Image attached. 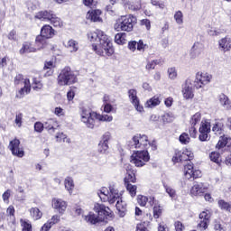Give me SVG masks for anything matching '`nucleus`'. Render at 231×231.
<instances>
[{
    "label": "nucleus",
    "instance_id": "nucleus-1",
    "mask_svg": "<svg viewBox=\"0 0 231 231\" xmlns=\"http://www.w3.org/2000/svg\"><path fill=\"white\" fill-rule=\"evenodd\" d=\"M87 38L89 42H92V50L96 51L97 55L103 57H111L115 53L113 49V43L109 39V36L104 33L101 30L90 31L87 33Z\"/></svg>",
    "mask_w": 231,
    "mask_h": 231
},
{
    "label": "nucleus",
    "instance_id": "nucleus-2",
    "mask_svg": "<svg viewBox=\"0 0 231 231\" xmlns=\"http://www.w3.org/2000/svg\"><path fill=\"white\" fill-rule=\"evenodd\" d=\"M97 196L100 198L101 201H108L110 205L116 203V208L118 212L119 217H125L127 214V203L125 202L124 198H122V193L118 192V189H115L113 186L109 187V189L106 187L101 188L97 190Z\"/></svg>",
    "mask_w": 231,
    "mask_h": 231
},
{
    "label": "nucleus",
    "instance_id": "nucleus-3",
    "mask_svg": "<svg viewBox=\"0 0 231 231\" xmlns=\"http://www.w3.org/2000/svg\"><path fill=\"white\" fill-rule=\"evenodd\" d=\"M79 115L81 122L85 124L88 129L95 128V122H97V120L99 122H113V116L100 115L86 107L80 108Z\"/></svg>",
    "mask_w": 231,
    "mask_h": 231
},
{
    "label": "nucleus",
    "instance_id": "nucleus-4",
    "mask_svg": "<svg viewBox=\"0 0 231 231\" xmlns=\"http://www.w3.org/2000/svg\"><path fill=\"white\" fill-rule=\"evenodd\" d=\"M137 21L136 16L133 14L121 16L116 20L114 29L116 32H133L134 24H136Z\"/></svg>",
    "mask_w": 231,
    "mask_h": 231
},
{
    "label": "nucleus",
    "instance_id": "nucleus-5",
    "mask_svg": "<svg viewBox=\"0 0 231 231\" xmlns=\"http://www.w3.org/2000/svg\"><path fill=\"white\" fill-rule=\"evenodd\" d=\"M55 37V29L50 24H45L41 29V35L36 37L35 43L37 44L36 48L32 47L31 51H37L44 48V39H53Z\"/></svg>",
    "mask_w": 231,
    "mask_h": 231
},
{
    "label": "nucleus",
    "instance_id": "nucleus-6",
    "mask_svg": "<svg viewBox=\"0 0 231 231\" xmlns=\"http://www.w3.org/2000/svg\"><path fill=\"white\" fill-rule=\"evenodd\" d=\"M132 143L134 149H143V151H148V149H152V151H156V142L149 141V137L145 134H137L132 138Z\"/></svg>",
    "mask_w": 231,
    "mask_h": 231
},
{
    "label": "nucleus",
    "instance_id": "nucleus-7",
    "mask_svg": "<svg viewBox=\"0 0 231 231\" xmlns=\"http://www.w3.org/2000/svg\"><path fill=\"white\" fill-rule=\"evenodd\" d=\"M35 19L40 21H48L54 26V28H62L64 22L57 14H53V11H42L36 14Z\"/></svg>",
    "mask_w": 231,
    "mask_h": 231
},
{
    "label": "nucleus",
    "instance_id": "nucleus-8",
    "mask_svg": "<svg viewBox=\"0 0 231 231\" xmlns=\"http://www.w3.org/2000/svg\"><path fill=\"white\" fill-rule=\"evenodd\" d=\"M59 86H70L77 82V76L71 71L69 67H65L58 76Z\"/></svg>",
    "mask_w": 231,
    "mask_h": 231
},
{
    "label": "nucleus",
    "instance_id": "nucleus-9",
    "mask_svg": "<svg viewBox=\"0 0 231 231\" xmlns=\"http://www.w3.org/2000/svg\"><path fill=\"white\" fill-rule=\"evenodd\" d=\"M149 160L151 156L147 150L134 151L130 157V162L136 167H143Z\"/></svg>",
    "mask_w": 231,
    "mask_h": 231
},
{
    "label": "nucleus",
    "instance_id": "nucleus-10",
    "mask_svg": "<svg viewBox=\"0 0 231 231\" xmlns=\"http://www.w3.org/2000/svg\"><path fill=\"white\" fill-rule=\"evenodd\" d=\"M212 74L208 72H197L195 76L194 87L196 89H203L205 86H208L212 82Z\"/></svg>",
    "mask_w": 231,
    "mask_h": 231
},
{
    "label": "nucleus",
    "instance_id": "nucleus-11",
    "mask_svg": "<svg viewBox=\"0 0 231 231\" xmlns=\"http://www.w3.org/2000/svg\"><path fill=\"white\" fill-rule=\"evenodd\" d=\"M194 80L189 78L181 86V94L185 100H192L194 98Z\"/></svg>",
    "mask_w": 231,
    "mask_h": 231
},
{
    "label": "nucleus",
    "instance_id": "nucleus-12",
    "mask_svg": "<svg viewBox=\"0 0 231 231\" xmlns=\"http://www.w3.org/2000/svg\"><path fill=\"white\" fill-rule=\"evenodd\" d=\"M14 84L18 86V84H23V88H22L18 94H16L17 98H23L24 95H28L30 93V79H25L23 78V75L18 74L14 78Z\"/></svg>",
    "mask_w": 231,
    "mask_h": 231
},
{
    "label": "nucleus",
    "instance_id": "nucleus-13",
    "mask_svg": "<svg viewBox=\"0 0 231 231\" xmlns=\"http://www.w3.org/2000/svg\"><path fill=\"white\" fill-rule=\"evenodd\" d=\"M51 207L60 216H64L68 209V202L62 199L53 198L51 200Z\"/></svg>",
    "mask_w": 231,
    "mask_h": 231
},
{
    "label": "nucleus",
    "instance_id": "nucleus-14",
    "mask_svg": "<svg viewBox=\"0 0 231 231\" xmlns=\"http://www.w3.org/2000/svg\"><path fill=\"white\" fill-rule=\"evenodd\" d=\"M192 158H194V153L192 152V151L185 149L182 152H176L175 155L172 158V162L174 163H178L180 162L190 161L192 160Z\"/></svg>",
    "mask_w": 231,
    "mask_h": 231
},
{
    "label": "nucleus",
    "instance_id": "nucleus-15",
    "mask_svg": "<svg viewBox=\"0 0 231 231\" xmlns=\"http://www.w3.org/2000/svg\"><path fill=\"white\" fill-rule=\"evenodd\" d=\"M199 133V139L200 142H208V133H210V122L208 120H202Z\"/></svg>",
    "mask_w": 231,
    "mask_h": 231
},
{
    "label": "nucleus",
    "instance_id": "nucleus-16",
    "mask_svg": "<svg viewBox=\"0 0 231 231\" xmlns=\"http://www.w3.org/2000/svg\"><path fill=\"white\" fill-rule=\"evenodd\" d=\"M128 97L134 109L137 110L138 113H143V106L140 104V98H138V92L136 89H130L128 91Z\"/></svg>",
    "mask_w": 231,
    "mask_h": 231
},
{
    "label": "nucleus",
    "instance_id": "nucleus-17",
    "mask_svg": "<svg viewBox=\"0 0 231 231\" xmlns=\"http://www.w3.org/2000/svg\"><path fill=\"white\" fill-rule=\"evenodd\" d=\"M21 141L19 139H14L9 143V149L14 156L17 158H23L24 156V150L21 148Z\"/></svg>",
    "mask_w": 231,
    "mask_h": 231
},
{
    "label": "nucleus",
    "instance_id": "nucleus-18",
    "mask_svg": "<svg viewBox=\"0 0 231 231\" xmlns=\"http://www.w3.org/2000/svg\"><path fill=\"white\" fill-rule=\"evenodd\" d=\"M208 189V188L203 183H195L189 190V195L192 198H200V196H203Z\"/></svg>",
    "mask_w": 231,
    "mask_h": 231
},
{
    "label": "nucleus",
    "instance_id": "nucleus-19",
    "mask_svg": "<svg viewBox=\"0 0 231 231\" xmlns=\"http://www.w3.org/2000/svg\"><path fill=\"white\" fill-rule=\"evenodd\" d=\"M205 51V45L203 43L197 42L193 44L189 51L190 59H199Z\"/></svg>",
    "mask_w": 231,
    "mask_h": 231
},
{
    "label": "nucleus",
    "instance_id": "nucleus-20",
    "mask_svg": "<svg viewBox=\"0 0 231 231\" xmlns=\"http://www.w3.org/2000/svg\"><path fill=\"white\" fill-rule=\"evenodd\" d=\"M210 216L211 213L209 210L202 211L199 214V218L202 219L198 225V228H199V230H207L208 228V224L210 223Z\"/></svg>",
    "mask_w": 231,
    "mask_h": 231
},
{
    "label": "nucleus",
    "instance_id": "nucleus-21",
    "mask_svg": "<svg viewBox=\"0 0 231 231\" xmlns=\"http://www.w3.org/2000/svg\"><path fill=\"white\" fill-rule=\"evenodd\" d=\"M94 210L101 219L111 216V209L108 207L104 206V204L96 203L94 205Z\"/></svg>",
    "mask_w": 231,
    "mask_h": 231
},
{
    "label": "nucleus",
    "instance_id": "nucleus-22",
    "mask_svg": "<svg viewBox=\"0 0 231 231\" xmlns=\"http://www.w3.org/2000/svg\"><path fill=\"white\" fill-rule=\"evenodd\" d=\"M102 11L99 9L90 10L87 13L86 18L92 23H102Z\"/></svg>",
    "mask_w": 231,
    "mask_h": 231
},
{
    "label": "nucleus",
    "instance_id": "nucleus-23",
    "mask_svg": "<svg viewBox=\"0 0 231 231\" xmlns=\"http://www.w3.org/2000/svg\"><path fill=\"white\" fill-rule=\"evenodd\" d=\"M124 6L132 10V12H136L142 9V1L140 0H125Z\"/></svg>",
    "mask_w": 231,
    "mask_h": 231
},
{
    "label": "nucleus",
    "instance_id": "nucleus-24",
    "mask_svg": "<svg viewBox=\"0 0 231 231\" xmlns=\"http://www.w3.org/2000/svg\"><path fill=\"white\" fill-rule=\"evenodd\" d=\"M218 48L221 51H230L231 50V38L226 36L218 41Z\"/></svg>",
    "mask_w": 231,
    "mask_h": 231
},
{
    "label": "nucleus",
    "instance_id": "nucleus-25",
    "mask_svg": "<svg viewBox=\"0 0 231 231\" xmlns=\"http://www.w3.org/2000/svg\"><path fill=\"white\" fill-rule=\"evenodd\" d=\"M31 88L33 91H42L43 85L42 81H41V72H36V76H32V83Z\"/></svg>",
    "mask_w": 231,
    "mask_h": 231
},
{
    "label": "nucleus",
    "instance_id": "nucleus-26",
    "mask_svg": "<svg viewBox=\"0 0 231 231\" xmlns=\"http://www.w3.org/2000/svg\"><path fill=\"white\" fill-rule=\"evenodd\" d=\"M126 171V177L125 178V183L127 184L129 182L136 183V175L134 174V171L131 165H127L125 168Z\"/></svg>",
    "mask_w": 231,
    "mask_h": 231
},
{
    "label": "nucleus",
    "instance_id": "nucleus-27",
    "mask_svg": "<svg viewBox=\"0 0 231 231\" xmlns=\"http://www.w3.org/2000/svg\"><path fill=\"white\" fill-rule=\"evenodd\" d=\"M137 203H139V205L141 207H145V205H147V203H149V205H151V207H152L155 203V199H154V197L147 198L146 196L139 195L137 197Z\"/></svg>",
    "mask_w": 231,
    "mask_h": 231
},
{
    "label": "nucleus",
    "instance_id": "nucleus-28",
    "mask_svg": "<svg viewBox=\"0 0 231 231\" xmlns=\"http://www.w3.org/2000/svg\"><path fill=\"white\" fill-rule=\"evenodd\" d=\"M65 48L70 52V53H77L79 51V42L77 40L70 39L65 43Z\"/></svg>",
    "mask_w": 231,
    "mask_h": 231
},
{
    "label": "nucleus",
    "instance_id": "nucleus-29",
    "mask_svg": "<svg viewBox=\"0 0 231 231\" xmlns=\"http://www.w3.org/2000/svg\"><path fill=\"white\" fill-rule=\"evenodd\" d=\"M64 187L65 190H67V192L71 196V194H73V190H75V181L73 180V178L66 177L64 180Z\"/></svg>",
    "mask_w": 231,
    "mask_h": 231
},
{
    "label": "nucleus",
    "instance_id": "nucleus-30",
    "mask_svg": "<svg viewBox=\"0 0 231 231\" xmlns=\"http://www.w3.org/2000/svg\"><path fill=\"white\" fill-rule=\"evenodd\" d=\"M57 127H59V122L53 118L48 119L44 124V128L50 133H55V129H57Z\"/></svg>",
    "mask_w": 231,
    "mask_h": 231
},
{
    "label": "nucleus",
    "instance_id": "nucleus-31",
    "mask_svg": "<svg viewBox=\"0 0 231 231\" xmlns=\"http://www.w3.org/2000/svg\"><path fill=\"white\" fill-rule=\"evenodd\" d=\"M83 219L90 225H97V223L100 221V218L97 217V215H95V213L93 212H89L87 216H84Z\"/></svg>",
    "mask_w": 231,
    "mask_h": 231
},
{
    "label": "nucleus",
    "instance_id": "nucleus-32",
    "mask_svg": "<svg viewBox=\"0 0 231 231\" xmlns=\"http://www.w3.org/2000/svg\"><path fill=\"white\" fill-rule=\"evenodd\" d=\"M53 68H55V63L53 62V60H46L44 62V66H43V69H49L46 73H45V77H51V75H53Z\"/></svg>",
    "mask_w": 231,
    "mask_h": 231
},
{
    "label": "nucleus",
    "instance_id": "nucleus-33",
    "mask_svg": "<svg viewBox=\"0 0 231 231\" xmlns=\"http://www.w3.org/2000/svg\"><path fill=\"white\" fill-rule=\"evenodd\" d=\"M231 143V138L228 136H221L220 139L218 140V143L216 145V149H223L224 147H226Z\"/></svg>",
    "mask_w": 231,
    "mask_h": 231
},
{
    "label": "nucleus",
    "instance_id": "nucleus-34",
    "mask_svg": "<svg viewBox=\"0 0 231 231\" xmlns=\"http://www.w3.org/2000/svg\"><path fill=\"white\" fill-rule=\"evenodd\" d=\"M194 174V165L187 164L184 166V176L187 180H190Z\"/></svg>",
    "mask_w": 231,
    "mask_h": 231
},
{
    "label": "nucleus",
    "instance_id": "nucleus-35",
    "mask_svg": "<svg viewBox=\"0 0 231 231\" xmlns=\"http://www.w3.org/2000/svg\"><path fill=\"white\" fill-rule=\"evenodd\" d=\"M161 102L162 101L160 100V97L155 96V97L150 98L145 103V107H150V108L156 107V106H160Z\"/></svg>",
    "mask_w": 231,
    "mask_h": 231
},
{
    "label": "nucleus",
    "instance_id": "nucleus-36",
    "mask_svg": "<svg viewBox=\"0 0 231 231\" xmlns=\"http://www.w3.org/2000/svg\"><path fill=\"white\" fill-rule=\"evenodd\" d=\"M219 101L221 106L226 107V109H231V101L228 99V97L225 96V94L220 95Z\"/></svg>",
    "mask_w": 231,
    "mask_h": 231
},
{
    "label": "nucleus",
    "instance_id": "nucleus-37",
    "mask_svg": "<svg viewBox=\"0 0 231 231\" xmlns=\"http://www.w3.org/2000/svg\"><path fill=\"white\" fill-rule=\"evenodd\" d=\"M31 217H32V219H33V221H39V219L42 217V213L39 210L38 208H33L31 210Z\"/></svg>",
    "mask_w": 231,
    "mask_h": 231
},
{
    "label": "nucleus",
    "instance_id": "nucleus-38",
    "mask_svg": "<svg viewBox=\"0 0 231 231\" xmlns=\"http://www.w3.org/2000/svg\"><path fill=\"white\" fill-rule=\"evenodd\" d=\"M209 158L211 162H214V163H217V165H221V154L217 152H212L209 154Z\"/></svg>",
    "mask_w": 231,
    "mask_h": 231
},
{
    "label": "nucleus",
    "instance_id": "nucleus-39",
    "mask_svg": "<svg viewBox=\"0 0 231 231\" xmlns=\"http://www.w3.org/2000/svg\"><path fill=\"white\" fill-rule=\"evenodd\" d=\"M153 205V217L158 219L162 216V207L158 203V200H155Z\"/></svg>",
    "mask_w": 231,
    "mask_h": 231
},
{
    "label": "nucleus",
    "instance_id": "nucleus-40",
    "mask_svg": "<svg viewBox=\"0 0 231 231\" xmlns=\"http://www.w3.org/2000/svg\"><path fill=\"white\" fill-rule=\"evenodd\" d=\"M115 42L119 45L125 44V32H119L116 33L115 36Z\"/></svg>",
    "mask_w": 231,
    "mask_h": 231
},
{
    "label": "nucleus",
    "instance_id": "nucleus-41",
    "mask_svg": "<svg viewBox=\"0 0 231 231\" xmlns=\"http://www.w3.org/2000/svg\"><path fill=\"white\" fill-rule=\"evenodd\" d=\"M168 78L170 80H176L178 79V70L174 67H171L167 69Z\"/></svg>",
    "mask_w": 231,
    "mask_h": 231
},
{
    "label": "nucleus",
    "instance_id": "nucleus-42",
    "mask_svg": "<svg viewBox=\"0 0 231 231\" xmlns=\"http://www.w3.org/2000/svg\"><path fill=\"white\" fill-rule=\"evenodd\" d=\"M97 151L101 154H107V151H109V144L106 143H99L97 146Z\"/></svg>",
    "mask_w": 231,
    "mask_h": 231
},
{
    "label": "nucleus",
    "instance_id": "nucleus-43",
    "mask_svg": "<svg viewBox=\"0 0 231 231\" xmlns=\"http://www.w3.org/2000/svg\"><path fill=\"white\" fill-rule=\"evenodd\" d=\"M179 142H180V143H182L183 145L190 143V137L189 136V134L182 133L179 137Z\"/></svg>",
    "mask_w": 231,
    "mask_h": 231
},
{
    "label": "nucleus",
    "instance_id": "nucleus-44",
    "mask_svg": "<svg viewBox=\"0 0 231 231\" xmlns=\"http://www.w3.org/2000/svg\"><path fill=\"white\" fill-rule=\"evenodd\" d=\"M56 141L59 142L60 143H62V142H65L66 143H69V139L66 134L63 133H59L56 134Z\"/></svg>",
    "mask_w": 231,
    "mask_h": 231
},
{
    "label": "nucleus",
    "instance_id": "nucleus-45",
    "mask_svg": "<svg viewBox=\"0 0 231 231\" xmlns=\"http://www.w3.org/2000/svg\"><path fill=\"white\" fill-rule=\"evenodd\" d=\"M125 185H126V189L129 192L130 196L132 198H134V196H136V189H137L136 185H133L131 183H127Z\"/></svg>",
    "mask_w": 231,
    "mask_h": 231
},
{
    "label": "nucleus",
    "instance_id": "nucleus-46",
    "mask_svg": "<svg viewBox=\"0 0 231 231\" xmlns=\"http://www.w3.org/2000/svg\"><path fill=\"white\" fill-rule=\"evenodd\" d=\"M218 206L222 210H231V202H226L225 200H219L218 201Z\"/></svg>",
    "mask_w": 231,
    "mask_h": 231
},
{
    "label": "nucleus",
    "instance_id": "nucleus-47",
    "mask_svg": "<svg viewBox=\"0 0 231 231\" xmlns=\"http://www.w3.org/2000/svg\"><path fill=\"white\" fill-rule=\"evenodd\" d=\"M164 189L168 195L170 196V198H171V199H174L176 198V189H174L172 187L169 185H164Z\"/></svg>",
    "mask_w": 231,
    "mask_h": 231
},
{
    "label": "nucleus",
    "instance_id": "nucleus-48",
    "mask_svg": "<svg viewBox=\"0 0 231 231\" xmlns=\"http://www.w3.org/2000/svg\"><path fill=\"white\" fill-rule=\"evenodd\" d=\"M174 19L177 24H183V13L181 11H177L174 14Z\"/></svg>",
    "mask_w": 231,
    "mask_h": 231
},
{
    "label": "nucleus",
    "instance_id": "nucleus-49",
    "mask_svg": "<svg viewBox=\"0 0 231 231\" xmlns=\"http://www.w3.org/2000/svg\"><path fill=\"white\" fill-rule=\"evenodd\" d=\"M156 66H158V61L157 60H153L147 62L145 69H147V71H151V69H154Z\"/></svg>",
    "mask_w": 231,
    "mask_h": 231
},
{
    "label": "nucleus",
    "instance_id": "nucleus-50",
    "mask_svg": "<svg viewBox=\"0 0 231 231\" xmlns=\"http://www.w3.org/2000/svg\"><path fill=\"white\" fill-rule=\"evenodd\" d=\"M200 120H201V114L196 113L195 115H193L191 116L190 124H191V125H196V124L200 122Z\"/></svg>",
    "mask_w": 231,
    "mask_h": 231
},
{
    "label": "nucleus",
    "instance_id": "nucleus-51",
    "mask_svg": "<svg viewBox=\"0 0 231 231\" xmlns=\"http://www.w3.org/2000/svg\"><path fill=\"white\" fill-rule=\"evenodd\" d=\"M10 196H12V189L5 190L2 195V199L5 203L10 202Z\"/></svg>",
    "mask_w": 231,
    "mask_h": 231
},
{
    "label": "nucleus",
    "instance_id": "nucleus-52",
    "mask_svg": "<svg viewBox=\"0 0 231 231\" xmlns=\"http://www.w3.org/2000/svg\"><path fill=\"white\" fill-rule=\"evenodd\" d=\"M47 222L51 224V226H53V225H57L58 223H60V215H54L51 217V219H49Z\"/></svg>",
    "mask_w": 231,
    "mask_h": 231
},
{
    "label": "nucleus",
    "instance_id": "nucleus-53",
    "mask_svg": "<svg viewBox=\"0 0 231 231\" xmlns=\"http://www.w3.org/2000/svg\"><path fill=\"white\" fill-rule=\"evenodd\" d=\"M135 231H149V229L147 228V224L145 222L137 224Z\"/></svg>",
    "mask_w": 231,
    "mask_h": 231
},
{
    "label": "nucleus",
    "instance_id": "nucleus-54",
    "mask_svg": "<svg viewBox=\"0 0 231 231\" xmlns=\"http://www.w3.org/2000/svg\"><path fill=\"white\" fill-rule=\"evenodd\" d=\"M151 4L153 6H158L161 10L165 9V3H163V2H160L158 0H151Z\"/></svg>",
    "mask_w": 231,
    "mask_h": 231
},
{
    "label": "nucleus",
    "instance_id": "nucleus-55",
    "mask_svg": "<svg viewBox=\"0 0 231 231\" xmlns=\"http://www.w3.org/2000/svg\"><path fill=\"white\" fill-rule=\"evenodd\" d=\"M34 131H36V133H42V131H44V125L41 122L35 123Z\"/></svg>",
    "mask_w": 231,
    "mask_h": 231
},
{
    "label": "nucleus",
    "instance_id": "nucleus-56",
    "mask_svg": "<svg viewBox=\"0 0 231 231\" xmlns=\"http://www.w3.org/2000/svg\"><path fill=\"white\" fill-rule=\"evenodd\" d=\"M109 140H111V133L106 132L102 137V140L100 141L101 143H109Z\"/></svg>",
    "mask_w": 231,
    "mask_h": 231
},
{
    "label": "nucleus",
    "instance_id": "nucleus-57",
    "mask_svg": "<svg viewBox=\"0 0 231 231\" xmlns=\"http://www.w3.org/2000/svg\"><path fill=\"white\" fill-rule=\"evenodd\" d=\"M141 26H145L146 30H151V21L149 19H143L140 21Z\"/></svg>",
    "mask_w": 231,
    "mask_h": 231
},
{
    "label": "nucleus",
    "instance_id": "nucleus-58",
    "mask_svg": "<svg viewBox=\"0 0 231 231\" xmlns=\"http://www.w3.org/2000/svg\"><path fill=\"white\" fill-rule=\"evenodd\" d=\"M112 111H115V106H113L111 105V103L104 104V112L105 113H112Z\"/></svg>",
    "mask_w": 231,
    "mask_h": 231
},
{
    "label": "nucleus",
    "instance_id": "nucleus-59",
    "mask_svg": "<svg viewBox=\"0 0 231 231\" xmlns=\"http://www.w3.org/2000/svg\"><path fill=\"white\" fill-rule=\"evenodd\" d=\"M20 223H21L23 231H30V224L26 222V220L21 219Z\"/></svg>",
    "mask_w": 231,
    "mask_h": 231
},
{
    "label": "nucleus",
    "instance_id": "nucleus-60",
    "mask_svg": "<svg viewBox=\"0 0 231 231\" xmlns=\"http://www.w3.org/2000/svg\"><path fill=\"white\" fill-rule=\"evenodd\" d=\"M162 120L163 122H165L166 124H169L171 122H172L174 120V116H172V115L171 114H165L163 116H162Z\"/></svg>",
    "mask_w": 231,
    "mask_h": 231
},
{
    "label": "nucleus",
    "instance_id": "nucleus-61",
    "mask_svg": "<svg viewBox=\"0 0 231 231\" xmlns=\"http://www.w3.org/2000/svg\"><path fill=\"white\" fill-rule=\"evenodd\" d=\"M146 48H147V44L143 43V41H139L137 42V51H145Z\"/></svg>",
    "mask_w": 231,
    "mask_h": 231
},
{
    "label": "nucleus",
    "instance_id": "nucleus-62",
    "mask_svg": "<svg viewBox=\"0 0 231 231\" xmlns=\"http://www.w3.org/2000/svg\"><path fill=\"white\" fill-rule=\"evenodd\" d=\"M14 122L18 127H21L23 125V114L16 115Z\"/></svg>",
    "mask_w": 231,
    "mask_h": 231
},
{
    "label": "nucleus",
    "instance_id": "nucleus-63",
    "mask_svg": "<svg viewBox=\"0 0 231 231\" xmlns=\"http://www.w3.org/2000/svg\"><path fill=\"white\" fill-rule=\"evenodd\" d=\"M137 49V42H129L128 43V50H130V51H136Z\"/></svg>",
    "mask_w": 231,
    "mask_h": 231
},
{
    "label": "nucleus",
    "instance_id": "nucleus-64",
    "mask_svg": "<svg viewBox=\"0 0 231 231\" xmlns=\"http://www.w3.org/2000/svg\"><path fill=\"white\" fill-rule=\"evenodd\" d=\"M215 231H225V227L221 225L220 222L216 221L214 224Z\"/></svg>",
    "mask_w": 231,
    "mask_h": 231
}]
</instances>
